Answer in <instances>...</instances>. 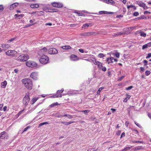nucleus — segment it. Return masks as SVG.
I'll use <instances>...</instances> for the list:
<instances>
[{"instance_id": "f257e3e1", "label": "nucleus", "mask_w": 151, "mask_h": 151, "mask_svg": "<svg viewBox=\"0 0 151 151\" xmlns=\"http://www.w3.org/2000/svg\"><path fill=\"white\" fill-rule=\"evenodd\" d=\"M22 82L27 89L30 90L32 89V81L30 79H23L22 80Z\"/></svg>"}, {"instance_id": "f03ea898", "label": "nucleus", "mask_w": 151, "mask_h": 151, "mask_svg": "<svg viewBox=\"0 0 151 151\" xmlns=\"http://www.w3.org/2000/svg\"><path fill=\"white\" fill-rule=\"evenodd\" d=\"M49 58L48 57L43 55L41 56L39 60L40 62L43 64H45L48 63Z\"/></svg>"}, {"instance_id": "7ed1b4c3", "label": "nucleus", "mask_w": 151, "mask_h": 151, "mask_svg": "<svg viewBox=\"0 0 151 151\" xmlns=\"http://www.w3.org/2000/svg\"><path fill=\"white\" fill-rule=\"evenodd\" d=\"M29 58L27 55L22 54L19 55L17 58V60L19 61L23 62L27 60Z\"/></svg>"}, {"instance_id": "20e7f679", "label": "nucleus", "mask_w": 151, "mask_h": 151, "mask_svg": "<svg viewBox=\"0 0 151 151\" xmlns=\"http://www.w3.org/2000/svg\"><path fill=\"white\" fill-rule=\"evenodd\" d=\"M29 93H27L23 99V104L25 106H27L29 102Z\"/></svg>"}, {"instance_id": "39448f33", "label": "nucleus", "mask_w": 151, "mask_h": 151, "mask_svg": "<svg viewBox=\"0 0 151 151\" xmlns=\"http://www.w3.org/2000/svg\"><path fill=\"white\" fill-rule=\"evenodd\" d=\"M26 65L28 67L31 68L35 67L37 65V64L36 62L30 60L26 62Z\"/></svg>"}, {"instance_id": "423d86ee", "label": "nucleus", "mask_w": 151, "mask_h": 151, "mask_svg": "<svg viewBox=\"0 0 151 151\" xmlns=\"http://www.w3.org/2000/svg\"><path fill=\"white\" fill-rule=\"evenodd\" d=\"M99 34V33L98 32H95L92 31L85 32L82 35L84 36H89L91 35L95 36Z\"/></svg>"}, {"instance_id": "0eeeda50", "label": "nucleus", "mask_w": 151, "mask_h": 151, "mask_svg": "<svg viewBox=\"0 0 151 151\" xmlns=\"http://www.w3.org/2000/svg\"><path fill=\"white\" fill-rule=\"evenodd\" d=\"M51 5L54 7L61 8L63 6V4L61 3L54 2L51 3Z\"/></svg>"}, {"instance_id": "6e6552de", "label": "nucleus", "mask_w": 151, "mask_h": 151, "mask_svg": "<svg viewBox=\"0 0 151 151\" xmlns=\"http://www.w3.org/2000/svg\"><path fill=\"white\" fill-rule=\"evenodd\" d=\"M17 54V52L14 50H9L6 52V54L9 56H14Z\"/></svg>"}, {"instance_id": "1a4fd4ad", "label": "nucleus", "mask_w": 151, "mask_h": 151, "mask_svg": "<svg viewBox=\"0 0 151 151\" xmlns=\"http://www.w3.org/2000/svg\"><path fill=\"white\" fill-rule=\"evenodd\" d=\"M48 52L50 54H55L58 53V51L55 48H50L48 50Z\"/></svg>"}, {"instance_id": "9d476101", "label": "nucleus", "mask_w": 151, "mask_h": 151, "mask_svg": "<svg viewBox=\"0 0 151 151\" xmlns=\"http://www.w3.org/2000/svg\"><path fill=\"white\" fill-rule=\"evenodd\" d=\"M38 73L33 72L30 75V77L34 80H37L38 79Z\"/></svg>"}, {"instance_id": "9b49d317", "label": "nucleus", "mask_w": 151, "mask_h": 151, "mask_svg": "<svg viewBox=\"0 0 151 151\" xmlns=\"http://www.w3.org/2000/svg\"><path fill=\"white\" fill-rule=\"evenodd\" d=\"M7 137V134L5 132H3L0 134V138L1 139L6 138Z\"/></svg>"}, {"instance_id": "f8f14e48", "label": "nucleus", "mask_w": 151, "mask_h": 151, "mask_svg": "<svg viewBox=\"0 0 151 151\" xmlns=\"http://www.w3.org/2000/svg\"><path fill=\"white\" fill-rule=\"evenodd\" d=\"M70 59L73 61H76L78 60L79 59L78 57L76 55L74 54H72L70 55Z\"/></svg>"}, {"instance_id": "ddd939ff", "label": "nucleus", "mask_w": 151, "mask_h": 151, "mask_svg": "<svg viewBox=\"0 0 151 151\" xmlns=\"http://www.w3.org/2000/svg\"><path fill=\"white\" fill-rule=\"evenodd\" d=\"M19 5L18 3H15L11 4L10 7V10H12L14 8H16Z\"/></svg>"}, {"instance_id": "4468645a", "label": "nucleus", "mask_w": 151, "mask_h": 151, "mask_svg": "<svg viewBox=\"0 0 151 151\" xmlns=\"http://www.w3.org/2000/svg\"><path fill=\"white\" fill-rule=\"evenodd\" d=\"M151 46V42H150L147 44L144 45L142 46V49L144 50L146 48H147L148 47H150Z\"/></svg>"}, {"instance_id": "2eb2a0df", "label": "nucleus", "mask_w": 151, "mask_h": 151, "mask_svg": "<svg viewBox=\"0 0 151 151\" xmlns=\"http://www.w3.org/2000/svg\"><path fill=\"white\" fill-rule=\"evenodd\" d=\"M10 45L8 44H2L1 47L3 48V50H5L7 49H8L10 47Z\"/></svg>"}, {"instance_id": "dca6fc26", "label": "nucleus", "mask_w": 151, "mask_h": 151, "mask_svg": "<svg viewBox=\"0 0 151 151\" xmlns=\"http://www.w3.org/2000/svg\"><path fill=\"white\" fill-rule=\"evenodd\" d=\"M103 1L104 2L108 4H113L115 3L113 0H103Z\"/></svg>"}, {"instance_id": "f3484780", "label": "nucleus", "mask_w": 151, "mask_h": 151, "mask_svg": "<svg viewBox=\"0 0 151 151\" xmlns=\"http://www.w3.org/2000/svg\"><path fill=\"white\" fill-rule=\"evenodd\" d=\"M136 3L138 4L139 6L143 7L145 3H143L142 1H137Z\"/></svg>"}, {"instance_id": "a211bd4d", "label": "nucleus", "mask_w": 151, "mask_h": 151, "mask_svg": "<svg viewBox=\"0 0 151 151\" xmlns=\"http://www.w3.org/2000/svg\"><path fill=\"white\" fill-rule=\"evenodd\" d=\"M94 64L97 65L98 68L100 69H101L102 67V63L99 61H97L96 62H95V63H94Z\"/></svg>"}, {"instance_id": "6ab92c4d", "label": "nucleus", "mask_w": 151, "mask_h": 151, "mask_svg": "<svg viewBox=\"0 0 151 151\" xmlns=\"http://www.w3.org/2000/svg\"><path fill=\"white\" fill-rule=\"evenodd\" d=\"M47 51V49L45 47L41 49L39 52V53H42L43 54H44L45 52H46Z\"/></svg>"}, {"instance_id": "aec40b11", "label": "nucleus", "mask_w": 151, "mask_h": 151, "mask_svg": "<svg viewBox=\"0 0 151 151\" xmlns=\"http://www.w3.org/2000/svg\"><path fill=\"white\" fill-rule=\"evenodd\" d=\"M39 5L38 4H32L30 5V7L32 8H37L39 7Z\"/></svg>"}, {"instance_id": "412c9836", "label": "nucleus", "mask_w": 151, "mask_h": 151, "mask_svg": "<svg viewBox=\"0 0 151 151\" xmlns=\"http://www.w3.org/2000/svg\"><path fill=\"white\" fill-rule=\"evenodd\" d=\"M7 84V82L6 81H4L3 82L1 83V86L2 88H5Z\"/></svg>"}, {"instance_id": "4be33fe9", "label": "nucleus", "mask_w": 151, "mask_h": 151, "mask_svg": "<svg viewBox=\"0 0 151 151\" xmlns=\"http://www.w3.org/2000/svg\"><path fill=\"white\" fill-rule=\"evenodd\" d=\"M62 48L63 49L69 50L72 48L69 45H65L62 47Z\"/></svg>"}, {"instance_id": "5701e85b", "label": "nucleus", "mask_w": 151, "mask_h": 151, "mask_svg": "<svg viewBox=\"0 0 151 151\" xmlns=\"http://www.w3.org/2000/svg\"><path fill=\"white\" fill-rule=\"evenodd\" d=\"M60 122L62 124H65V125H68L73 123L74 122L70 121V122Z\"/></svg>"}, {"instance_id": "b1692460", "label": "nucleus", "mask_w": 151, "mask_h": 151, "mask_svg": "<svg viewBox=\"0 0 151 151\" xmlns=\"http://www.w3.org/2000/svg\"><path fill=\"white\" fill-rule=\"evenodd\" d=\"M24 16V15L23 14H21L20 15H18L17 14H15L14 15L15 18H18L19 19H20L22 18Z\"/></svg>"}, {"instance_id": "393cba45", "label": "nucleus", "mask_w": 151, "mask_h": 151, "mask_svg": "<svg viewBox=\"0 0 151 151\" xmlns=\"http://www.w3.org/2000/svg\"><path fill=\"white\" fill-rule=\"evenodd\" d=\"M131 97V96L129 95H128L127 94H126V97L125 99L124 100V102H127V100L129 99Z\"/></svg>"}, {"instance_id": "a878e982", "label": "nucleus", "mask_w": 151, "mask_h": 151, "mask_svg": "<svg viewBox=\"0 0 151 151\" xmlns=\"http://www.w3.org/2000/svg\"><path fill=\"white\" fill-rule=\"evenodd\" d=\"M123 32H119L117 33L114 34L113 35V36L114 37H117L118 36L123 35Z\"/></svg>"}, {"instance_id": "bb28decb", "label": "nucleus", "mask_w": 151, "mask_h": 151, "mask_svg": "<svg viewBox=\"0 0 151 151\" xmlns=\"http://www.w3.org/2000/svg\"><path fill=\"white\" fill-rule=\"evenodd\" d=\"M50 9L47 7H45L43 8V10L46 12H52L50 11Z\"/></svg>"}, {"instance_id": "cd10ccee", "label": "nucleus", "mask_w": 151, "mask_h": 151, "mask_svg": "<svg viewBox=\"0 0 151 151\" xmlns=\"http://www.w3.org/2000/svg\"><path fill=\"white\" fill-rule=\"evenodd\" d=\"M60 105V104H58V103L57 102L56 103H53L52 104H51L50 106H49V107L51 108H52L54 107V106Z\"/></svg>"}, {"instance_id": "c85d7f7f", "label": "nucleus", "mask_w": 151, "mask_h": 151, "mask_svg": "<svg viewBox=\"0 0 151 151\" xmlns=\"http://www.w3.org/2000/svg\"><path fill=\"white\" fill-rule=\"evenodd\" d=\"M130 142L133 143H143V141H135V140H131Z\"/></svg>"}, {"instance_id": "c756f323", "label": "nucleus", "mask_w": 151, "mask_h": 151, "mask_svg": "<svg viewBox=\"0 0 151 151\" xmlns=\"http://www.w3.org/2000/svg\"><path fill=\"white\" fill-rule=\"evenodd\" d=\"M37 15L39 16L43 15H44V12L42 11H41L40 12H38Z\"/></svg>"}, {"instance_id": "7c9ffc66", "label": "nucleus", "mask_w": 151, "mask_h": 151, "mask_svg": "<svg viewBox=\"0 0 151 151\" xmlns=\"http://www.w3.org/2000/svg\"><path fill=\"white\" fill-rule=\"evenodd\" d=\"M89 26V24L86 23L84 24L82 27V28L87 29Z\"/></svg>"}, {"instance_id": "2f4dec72", "label": "nucleus", "mask_w": 151, "mask_h": 151, "mask_svg": "<svg viewBox=\"0 0 151 151\" xmlns=\"http://www.w3.org/2000/svg\"><path fill=\"white\" fill-rule=\"evenodd\" d=\"M63 116H67L69 119H72L73 118L72 116L70 114H63Z\"/></svg>"}, {"instance_id": "473e14b6", "label": "nucleus", "mask_w": 151, "mask_h": 151, "mask_svg": "<svg viewBox=\"0 0 151 151\" xmlns=\"http://www.w3.org/2000/svg\"><path fill=\"white\" fill-rule=\"evenodd\" d=\"M90 60L91 62H92L94 63H95V62H97L96 61V60L95 59V58L93 57H90Z\"/></svg>"}, {"instance_id": "72a5a7b5", "label": "nucleus", "mask_w": 151, "mask_h": 151, "mask_svg": "<svg viewBox=\"0 0 151 151\" xmlns=\"http://www.w3.org/2000/svg\"><path fill=\"white\" fill-rule=\"evenodd\" d=\"M37 98H34L32 99L31 101V103L32 104H33L35 102H36L37 100Z\"/></svg>"}, {"instance_id": "f704fd0d", "label": "nucleus", "mask_w": 151, "mask_h": 151, "mask_svg": "<svg viewBox=\"0 0 151 151\" xmlns=\"http://www.w3.org/2000/svg\"><path fill=\"white\" fill-rule=\"evenodd\" d=\"M104 88V87H101L100 88L97 92V94H99L100 93L101 91Z\"/></svg>"}, {"instance_id": "c9c22d12", "label": "nucleus", "mask_w": 151, "mask_h": 151, "mask_svg": "<svg viewBox=\"0 0 151 151\" xmlns=\"http://www.w3.org/2000/svg\"><path fill=\"white\" fill-rule=\"evenodd\" d=\"M50 11H51V12H57L58 11V10L57 9H50Z\"/></svg>"}, {"instance_id": "e433bc0d", "label": "nucleus", "mask_w": 151, "mask_h": 151, "mask_svg": "<svg viewBox=\"0 0 151 151\" xmlns=\"http://www.w3.org/2000/svg\"><path fill=\"white\" fill-rule=\"evenodd\" d=\"M105 56V55L103 53H99L98 55V57L100 58H103Z\"/></svg>"}, {"instance_id": "4c0bfd02", "label": "nucleus", "mask_w": 151, "mask_h": 151, "mask_svg": "<svg viewBox=\"0 0 151 151\" xmlns=\"http://www.w3.org/2000/svg\"><path fill=\"white\" fill-rule=\"evenodd\" d=\"M49 124L47 122L41 123L39 124L38 127H41V126H42L44 124Z\"/></svg>"}, {"instance_id": "58836bf2", "label": "nucleus", "mask_w": 151, "mask_h": 151, "mask_svg": "<svg viewBox=\"0 0 151 151\" xmlns=\"http://www.w3.org/2000/svg\"><path fill=\"white\" fill-rule=\"evenodd\" d=\"M131 148V147H128L124 148V149H122L120 151H127V150H129Z\"/></svg>"}, {"instance_id": "ea45409f", "label": "nucleus", "mask_w": 151, "mask_h": 151, "mask_svg": "<svg viewBox=\"0 0 151 151\" xmlns=\"http://www.w3.org/2000/svg\"><path fill=\"white\" fill-rule=\"evenodd\" d=\"M147 18L146 17H145L144 15H142L140 17L138 18L139 19H146Z\"/></svg>"}, {"instance_id": "a19ab883", "label": "nucleus", "mask_w": 151, "mask_h": 151, "mask_svg": "<svg viewBox=\"0 0 151 151\" xmlns=\"http://www.w3.org/2000/svg\"><path fill=\"white\" fill-rule=\"evenodd\" d=\"M107 62H108V64H109L110 63H112L113 62V60H112L111 59L109 58H107Z\"/></svg>"}, {"instance_id": "79ce46f5", "label": "nucleus", "mask_w": 151, "mask_h": 151, "mask_svg": "<svg viewBox=\"0 0 151 151\" xmlns=\"http://www.w3.org/2000/svg\"><path fill=\"white\" fill-rule=\"evenodd\" d=\"M143 149V147L142 146H138V147H135V150H139L140 149Z\"/></svg>"}, {"instance_id": "37998d69", "label": "nucleus", "mask_w": 151, "mask_h": 151, "mask_svg": "<svg viewBox=\"0 0 151 151\" xmlns=\"http://www.w3.org/2000/svg\"><path fill=\"white\" fill-rule=\"evenodd\" d=\"M64 91V89L63 88H62L61 90H58L57 91V92H56V93L57 94H58L59 93H61L63 92Z\"/></svg>"}, {"instance_id": "c03bdc74", "label": "nucleus", "mask_w": 151, "mask_h": 151, "mask_svg": "<svg viewBox=\"0 0 151 151\" xmlns=\"http://www.w3.org/2000/svg\"><path fill=\"white\" fill-rule=\"evenodd\" d=\"M140 33H141V34H140V36L144 37H145L146 36V34L145 33H144V32H140Z\"/></svg>"}, {"instance_id": "a18cd8bd", "label": "nucleus", "mask_w": 151, "mask_h": 151, "mask_svg": "<svg viewBox=\"0 0 151 151\" xmlns=\"http://www.w3.org/2000/svg\"><path fill=\"white\" fill-rule=\"evenodd\" d=\"M99 13L100 14H107V11H100L99 12Z\"/></svg>"}, {"instance_id": "49530a36", "label": "nucleus", "mask_w": 151, "mask_h": 151, "mask_svg": "<svg viewBox=\"0 0 151 151\" xmlns=\"http://www.w3.org/2000/svg\"><path fill=\"white\" fill-rule=\"evenodd\" d=\"M59 95L58 94H55L50 96V98H58L59 96Z\"/></svg>"}, {"instance_id": "de8ad7c7", "label": "nucleus", "mask_w": 151, "mask_h": 151, "mask_svg": "<svg viewBox=\"0 0 151 151\" xmlns=\"http://www.w3.org/2000/svg\"><path fill=\"white\" fill-rule=\"evenodd\" d=\"M150 72L149 70H147L145 72V75L146 76H148L150 73Z\"/></svg>"}, {"instance_id": "09e8293b", "label": "nucleus", "mask_w": 151, "mask_h": 151, "mask_svg": "<svg viewBox=\"0 0 151 151\" xmlns=\"http://www.w3.org/2000/svg\"><path fill=\"white\" fill-rule=\"evenodd\" d=\"M90 111L89 110H86L82 111V112H84L85 114H86L89 113Z\"/></svg>"}, {"instance_id": "8fccbe9b", "label": "nucleus", "mask_w": 151, "mask_h": 151, "mask_svg": "<svg viewBox=\"0 0 151 151\" xmlns=\"http://www.w3.org/2000/svg\"><path fill=\"white\" fill-rule=\"evenodd\" d=\"M139 15V13L137 12H135L133 13V15L134 16H137Z\"/></svg>"}, {"instance_id": "3c124183", "label": "nucleus", "mask_w": 151, "mask_h": 151, "mask_svg": "<svg viewBox=\"0 0 151 151\" xmlns=\"http://www.w3.org/2000/svg\"><path fill=\"white\" fill-rule=\"evenodd\" d=\"M133 88V86H129V87L126 88V89L127 90H129Z\"/></svg>"}, {"instance_id": "603ef678", "label": "nucleus", "mask_w": 151, "mask_h": 151, "mask_svg": "<svg viewBox=\"0 0 151 151\" xmlns=\"http://www.w3.org/2000/svg\"><path fill=\"white\" fill-rule=\"evenodd\" d=\"M30 127L29 126H28L26 127L25 128L24 130L23 131L22 133L26 131L27 129H28L30 128Z\"/></svg>"}, {"instance_id": "864d4df0", "label": "nucleus", "mask_w": 151, "mask_h": 151, "mask_svg": "<svg viewBox=\"0 0 151 151\" xmlns=\"http://www.w3.org/2000/svg\"><path fill=\"white\" fill-rule=\"evenodd\" d=\"M124 76H123L121 77H120L118 79V81H122V79L124 78Z\"/></svg>"}, {"instance_id": "5fc2aeb1", "label": "nucleus", "mask_w": 151, "mask_h": 151, "mask_svg": "<svg viewBox=\"0 0 151 151\" xmlns=\"http://www.w3.org/2000/svg\"><path fill=\"white\" fill-rule=\"evenodd\" d=\"M4 9V7L2 5H1L0 7V12H2Z\"/></svg>"}, {"instance_id": "6e6d98bb", "label": "nucleus", "mask_w": 151, "mask_h": 151, "mask_svg": "<svg viewBox=\"0 0 151 151\" xmlns=\"http://www.w3.org/2000/svg\"><path fill=\"white\" fill-rule=\"evenodd\" d=\"M115 55L117 58H119V53L117 52L115 54Z\"/></svg>"}, {"instance_id": "4d7b16f0", "label": "nucleus", "mask_w": 151, "mask_h": 151, "mask_svg": "<svg viewBox=\"0 0 151 151\" xmlns=\"http://www.w3.org/2000/svg\"><path fill=\"white\" fill-rule=\"evenodd\" d=\"M106 68L105 67H103L101 68V70L102 71H105L106 70Z\"/></svg>"}, {"instance_id": "13d9d810", "label": "nucleus", "mask_w": 151, "mask_h": 151, "mask_svg": "<svg viewBox=\"0 0 151 151\" xmlns=\"http://www.w3.org/2000/svg\"><path fill=\"white\" fill-rule=\"evenodd\" d=\"M144 14H151V12H149L147 11H145L144 12Z\"/></svg>"}, {"instance_id": "bf43d9fd", "label": "nucleus", "mask_w": 151, "mask_h": 151, "mask_svg": "<svg viewBox=\"0 0 151 151\" xmlns=\"http://www.w3.org/2000/svg\"><path fill=\"white\" fill-rule=\"evenodd\" d=\"M64 116L63 115H56V117H58V118H60V117H62Z\"/></svg>"}, {"instance_id": "052dcab7", "label": "nucleus", "mask_w": 151, "mask_h": 151, "mask_svg": "<svg viewBox=\"0 0 151 151\" xmlns=\"http://www.w3.org/2000/svg\"><path fill=\"white\" fill-rule=\"evenodd\" d=\"M151 57V53H150L148 54L147 56L146 57V58H148Z\"/></svg>"}, {"instance_id": "680f3d73", "label": "nucleus", "mask_w": 151, "mask_h": 151, "mask_svg": "<svg viewBox=\"0 0 151 151\" xmlns=\"http://www.w3.org/2000/svg\"><path fill=\"white\" fill-rule=\"evenodd\" d=\"M147 62H148V61L147 60H144L143 63H145V65H144L145 66L147 64Z\"/></svg>"}, {"instance_id": "e2e57ef3", "label": "nucleus", "mask_w": 151, "mask_h": 151, "mask_svg": "<svg viewBox=\"0 0 151 151\" xmlns=\"http://www.w3.org/2000/svg\"><path fill=\"white\" fill-rule=\"evenodd\" d=\"M125 136V133L124 132H123L120 138H122L123 137H124Z\"/></svg>"}, {"instance_id": "0e129e2a", "label": "nucleus", "mask_w": 151, "mask_h": 151, "mask_svg": "<svg viewBox=\"0 0 151 151\" xmlns=\"http://www.w3.org/2000/svg\"><path fill=\"white\" fill-rule=\"evenodd\" d=\"M143 8L144 9H148V7L145 4L144 5Z\"/></svg>"}, {"instance_id": "69168bd1", "label": "nucleus", "mask_w": 151, "mask_h": 151, "mask_svg": "<svg viewBox=\"0 0 151 151\" xmlns=\"http://www.w3.org/2000/svg\"><path fill=\"white\" fill-rule=\"evenodd\" d=\"M123 15H118L116 16V17L117 18H120V17H123Z\"/></svg>"}, {"instance_id": "338daca9", "label": "nucleus", "mask_w": 151, "mask_h": 151, "mask_svg": "<svg viewBox=\"0 0 151 151\" xmlns=\"http://www.w3.org/2000/svg\"><path fill=\"white\" fill-rule=\"evenodd\" d=\"M77 25L76 24H70V27H76Z\"/></svg>"}, {"instance_id": "774afa93", "label": "nucleus", "mask_w": 151, "mask_h": 151, "mask_svg": "<svg viewBox=\"0 0 151 151\" xmlns=\"http://www.w3.org/2000/svg\"><path fill=\"white\" fill-rule=\"evenodd\" d=\"M78 51L81 52V53H83L84 52V50L83 49H79Z\"/></svg>"}]
</instances>
